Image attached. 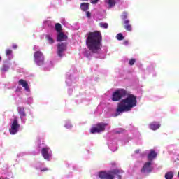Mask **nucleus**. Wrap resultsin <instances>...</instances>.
I'll use <instances>...</instances> for the list:
<instances>
[{"mask_svg": "<svg viewBox=\"0 0 179 179\" xmlns=\"http://www.w3.org/2000/svg\"><path fill=\"white\" fill-rule=\"evenodd\" d=\"M124 171L120 169H113L109 171H101L99 173V177L101 179H114L115 176H117L118 179H121V174Z\"/></svg>", "mask_w": 179, "mask_h": 179, "instance_id": "7ed1b4c3", "label": "nucleus"}, {"mask_svg": "<svg viewBox=\"0 0 179 179\" xmlns=\"http://www.w3.org/2000/svg\"><path fill=\"white\" fill-rule=\"evenodd\" d=\"M157 128H160V124H157Z\"/></svg>", "mask_w": 179, "mask_h": 179, "instance_id": "f704fd0d", "label": "nucleus"}, {"mask_svg": "<svg viewBox=\"0 0 179 179\" xmlns=\"http://www.w3.org/2000/svg\"><path fill=\"white\" fill-rule=\"evenodd\" d=\"M90 2L92 5H96V3H97V2H99V0H91Z\"/></svg>", "mask_w": 179, "mask_h": 179, "instance_id": "bb28decb", "label": "nucleus"}, {"mask_svg": "<svg viewBox=\"0 0 179 179\" xmlns=\"http://www.w3.org/2000/svg\"><path fill=\"white\" fill-rule=\"evenodd\" d=\"M45 38H46V40H48V43L49 44H54V39H52V38L51 37V36H50V35H46L45 36Z\"/></svg>", "mask_w": 179, "mask_h": 179, "instance_id": "a211bd4d", "label": "nucleus"}, {"mask_svg": "<svg viewBox=\"0 0 179 179\" xmlns=\"http://www.w3.org/2000/svg\"><path fill=\"white\" fill-rule=\"evenodd\" d=\"M86 15H87V17H90V16H91L92 14L90 13V12L87 11V13H86Z\"/></svg>", "mask_w": 179, "mask_h": 179, "instance_id": "c85d7f7f", "label": "nucleus"}, {"mask_svg": "<svg viewBox=\"0 0 179 179\" xmlns=\"http://www.w3.org/2000/svg\"><path fill=\"white\" fill-rule=\"evenodd\" d=\"M135 62H136V59H131L130 60H129V64L131 66L135 65Z\"/></svg>", "mask_w": 179, "mask_h": 179, "instance_id": "393cba45", "label": "nucleus"}, {"mask_svg": "<svg viewBox=\"0 0 179 179\" xmlns=\"http://www.w3.org/2000/svg\"><path fill=\"white\" fill-rule=\"evenodd\" d=\"M55 29L56 30V31L57 33L62 32V25H61V24H59V23H56L55 24Z\"/></svg>", "mask_w": 179, "mask_h": 179, "instance_id": "dca6fc26", "label": "nucleus"}, {"mask_svg": "<svg viewBox=\"0 0 179 179\" xmlns=\"http://www.w3.org/2000/svg\"><path fill=\"white\" fill-rule=\"evenodd\" d=\"M86 45L92 54H100L103 36L100 31L89 32L87 34Z\"/></svg>", "mask_w": 179, "mask_h": 179, "instance_id": "f03ea898", "label": "nucleus"}, {"mask_svg": "<svg viewBox=\"0 0 179 179\" xmlns=\"http://www.w3.org/2000/svg\"><path fill=\"white\" fill-rule=\"evenodd\" d=\"M99 26L101 27V29H108V23L100 22Z\"/></svg>", "mask_w": 179, "mask_h": 179, "instance_id": "aec40b11", "label": "nucleus"}, {"mask_svg": "<svg viewBox=\"0 0 179 179\" xmlns=\"http://www.w3.org/2000/svg\"><path fill=\"white\" fill-rule=\"evenodd\" d=\"M90 4L89 3H82L80 4V9L83 10V12H86L89 10V6Z\"/></svg>", "mask_w": 179, "mask_h": 179, "instance_id": "4468645a", "label": "nucleus"}, {"mask_svg": "<svg viewBox=\"0 0 179 179\" xmlns=\"http://www.w3.org/2000/svg\"><path fill=\"white\" fill-rule=\"evenodd\" d=\"M34 62L38 66L44 65V54L41 51H36L34 53Z\"/></svg>", "mask_w": 179, "mask_h": 179, "instance_id": "20e7f679", "label": "nucleus"}, {"mask_svg": "<svg viewBox=\"0 0 179 179\" xmlns=\"http://www.w3.org/2000/svg\"><path fill=\"white\" fill-rule=\"evenodd\" d=\"M152 164L151 162H146L143 169H141V173H148L150 172V165Z\"/></svg>", "mask_w": 179, "mask_h": 179, "instance_id": "9b49d317", "label": "nucleus"}, {"mask_svg": "<svg viewBox=\"0 0 179 179\" xmlns=\"http://www.w3.org/2000/svg\"><path fill=\"white\" fill-rule=\"evenodd\" d=\"M115 0H108V5L109 6L110 8H113V6H115Z\"/></svg>", "mask_w": 179, "mask_h": 179, "instance_id": "6ab92c4d", "label": "nucleus"}, {"mask_svg": "<svg viewBox=\"0 0 179 179\" xmlns=\"http://www.w3.org/2000/svg\"><path fill=\"white\" fill-rule=\"evenodd\" d=\"M107 123L100 122L96 124V127L91 129V134H100V132H104L106 131V127Z\"/></svg>", "mask_w": 179, "mask_h": 179, "instance_id": "39448f33", "label": "nucleus"}, {"mask_svg": "<svg viewBox=\"0 0 179 179\" xmlns=\"http://www.w3.org/2000/svg\"><path fill=\"white\" fill-rule=\"evenodd\" d=\"M85 57H87V58H90L92 57V53L87 52L86 55H85Z\"/></svg>", "mask_w": 179, "mask_h": 179, "instance_id": "cd10ccee", "label": "nucleus"}, {"mask_svg": "<svg viewBox=\"0 0 179 179\" xmlns=\"http://www.w3.org/2000/svg\"><path fill=\"white\" fill-rule=\"evenodd\" d=\"M2 61V57L0 56V62Z\"/></svg>", "mask_w": 179, "mask_h": 179, "instance_id": "72a5a7b5", "label": "nucleus"}, {"mask_svg": "<svg viewBox=\"0 0 179 179\" xmlns=\"http://www.w3.org/2000/svg\"><path fill=\"white\" fill-rule=\"evenodd\" d=\"M18 113L20 115V119L23 120V117H26V111H24V107H18Z\"/></svg>", "mask_w": 179, "mask_h": 179, "instance_id": "ddd939ff", "label": "nucleus"}, {"mask_svg": "<svg viewBox=\"0 0 179 179\" xmlns=\"http://www.w3.org/2000/svg\"><path fill=\"white\" fill-rule=\"evenodd\" d=\"M156 152L154 150H151L148 154V160H153V159H156Z\"/></svg>", "mask_w": 179, "mask_h": 179, "instance_id": "2eb2a0df", "label": "nucleus"}, {"mask_svg": "<svg viewBox=\"0 0 179 179\" xmlns=\"http://www.w3.org/2000/svg\"><path fill=\"white\" fill-rule=\"evenodd\" d=\"M18 83L19 85H21V86H22V87H24L25 90H27V92H29L30 90V87H29V84L27 83V81L23 79H20L18 81Z\"/></svg>", "mask_w": 179, "mask_h": 179, "instance_id": "9d476101", "label": "nucleus"}, {"mask_svg": "<svg viewBox=\"0 0 179 179\" xmlns=\"http://www.w3.org/2000/svg\"><path fill=\"white\" fill-rule=\"evenodd\" d=\"M12 52H13V51H12V50H10V49H7V50H6V55L7 56L12 55Z\"/></svg>", "mask_w": 179, "mask_h": 179, "instance_id": "a878e982", "label": "nucleus"}, {"mask_svg": "<svg viewBox=\"0 0 179 179\" xmlns=\"http://www.w3.org/2000/svg\"><path fill=\"white\" fill-rule=\"evenodd\" d=\"M150 129H152V131H156L157 129V124L156 122H152L150 124Z\"/></svg>", "mask_w": 179, "mask_h": 179, "instance_id": "412c9836", "label": "nucleus"}, {"mask_svg": "<svg viewBox=\"0 0 179 179\" xmlns=\"http://www.w3.org/2000/svg\"><path fill=\"white\" fill-rule=\"evenodd\" d=\"M81 1H89V0H81Z\"/></svg>", "mask_w": 179, "mask_h": 179, "instance_id": "c9c22d12", "label": "nucleus"}, {"mask_svg": "<svg viewBox=\"0 0 179 179\" xmlns=\"http://www.w3.org/2000/svg\"><path fill=\"white\" fill-rule=\"evenodd\" d=\"M41 153H42L43 157L45 160H50V157H51V154H50V148H42Z\"/></svg>", "mask_w": 179, "mask_h": 179, "instance_id": "6e6552de", "label": "nucleus"}, {"mask_svg": "<svg viewBox=\"0 0 179 179\" xmlns=\"http://www.w3.org/2000/svg\"><path fill=\"white\" fill-rule=\"evenodd\" d=\"M121 99H124L121 100ZM136 99V96L129 94L125 89H117L112 95L113 101H120L117 104L116 109L117 114L131 111L134 107H136V104H138V100Z\"/></svg>", "mask_w": 179, "mask_h": 179, "instance_id": "f257e3e1", "label": "nucleus"}, {"mask_svg": "<svg viewBox=\"0 0 179 179\" xmlns=\"http://www.w3.org/2000/svg\"><path fill=\"white\" fill-rule=\"evenodd\" d=\"M66 40H68V36L64 32H59L57 41H65Z\"/></svg>", "mask_w": 179, "mask_h": 179, "instance_id": "f8f14e48", "label": "nucleus"}, {"mask_svg": "<svg viewBox=\"0 0 179 179\" xmlns=\"http://www.w3.org/2000/svg\"><path fill=\"white\" fill-rule=\"evenodd\" d=\"M128 17V13L127 12H123L122 15V19L123 20H127V18Z\"/></svg>", "mask_w": 179, "mask_h": 179, "instance_id": "5701e85b", "label": "nucleus"}, {"mask_svg": "<svg viewBox=\"0 0 179 179\" xmlns=\"http://www.w3.org/2000/svg\"><path fill=\"white\" fill-rule=\"evenodd\" d=\"M123 27L126 31H132V25L130 24L129 20H125L123 22Z\"/></svg>", "mask_w": 179, "mask_h": 179, "instance_id": "1a4fd4ad", "label": "nucleus"}, {"mask_svg": "<svg viewBox=\"0 0 179 179\" xmlns=\"http://www.w3.org/2000/svg\"><path fill=\"white\" fill-rule=\"evenodd\" d=\"M139 152H140V150H135V153H136V154L139 153Z\"/></svg>", "mask_w": 179, "mask_h": 179, "instance_id": "473e14b6", "label": "nucleus"}, {"mask_svg": "<svg viewBox=\"0 0 179 179\" xmlns=\"http://www.w3.org/2000/svg\"><path fill=\"white\" fill-rule=\"evenodd\" d=\"M174 178V173L169 171L165 173V179H173Z\"/></svg>", "mask_w": 179, "mask_h": 179, "instance_id": "f3484780", "label": "nucleus"}, {"mask_svg": "<svg viewBox=\"0 0 179 179\" xmlns=\"http://www.w3.org/2000/svg\"><path fill=\"white\" fill-rule=\"evenodd\" d=\"M9 70V66L8 65H3L1 68V71H3V72H6Z\"/></svg>", "mask_w": 179, "mask_h": 179, "instance_id": "b1692460", "label": "nucleus"}, {"mask_svg": "<svg viewBox=\"0 0 179 179\" xmlns=\"http://www.w3.org/2000/svg\"><path fill=\"white\" fill-rule=\"evenodd\" d=\"M116 38L117 40H119V41L124 40V36L122 35V34L119 33L117 34Z\"/></svg>", "mask_w": 179, "mask_h": 179, "instance_id": "4be33fe9", "label": "nucleus"}, {"mask_svg": "<svg viewBox=\"0 0 179 179\" xmlns=\"http://www.w3.org/2000/svg\"><path fill=\"white\" fill-rule=\"evenodd\" d=\"M66 51V43H58L57 45V55L62 58L64 56V52Z\"/></svg>", "mask_w": 179, "mask_h": 179, "instance_id": "0eeeda50", "label": "nucleus"}, {"mask_svg": "<svg viewBox=\"0 0 179 179\" xmlns=\"http://www.w3.org/2000/svg\"><path fill=\"white\" fill-rule=\"evenodd\" d=\"M41 171H48V169L47 168H43L41 169Z\"/></svg>", "mask_w": 179, "mask_h": 179, "instance_id": "c756f323", "label": "nucleus"}, {"mask_svg": "<svg viewBox=\"0 0 179 179\" xmlns=\"http://www.w3.org/2000/svg\"><path fill=\"white\" fill-rule=\"evenodd\" d=\"M19 128H20V125L17 120V117H15L11 123V128L9 130L10 135H16L19 132Z\"/></svg>", "mask_w": 179, "mask_h": 179, "instance_id": "423d86ee", "label": "nucleus"}, {"mask_svg": "<svg viewBox=\"0 0 179 179\" xmlns=\"http://www.w3.org/2000/svg\"><path fill=\"white\" fill-rule=\"evenodd\" d=\"M123 44H124V45H128V41H124L123 42Z\"/></svg>", "mask_w": 179, "mask_h": 179, "instance_id": "7c9ffc66", "label": "nucleus"}, {"mask_svg": "<svg viewBox=\"0 0 179 179\" xmlns=\"http://www.w3.org/2000/svg\"><path fill=\"white\" fill-rule=\"evenodd\" d=\"M13 48H14V50H16V48H17V45H13Z\"/></svg>", "mask_w": 179, "mask_h": 179, "instance_id": "2f4dec72", "label": "nucleus"}]
</instances>
